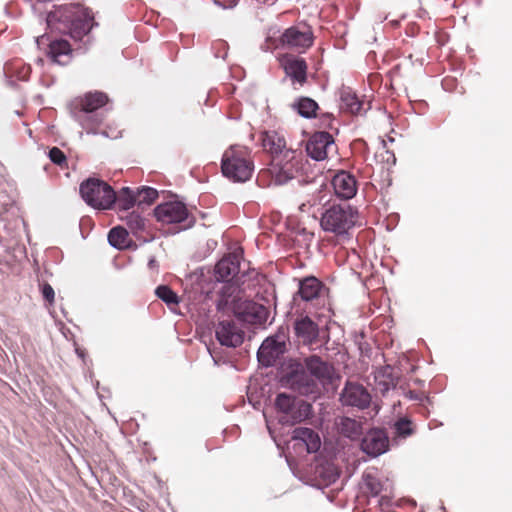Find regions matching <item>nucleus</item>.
<instances>
[{
	"mask_svg": "<svg viewBox=\"0 0 512 512\" xmlns=\"http://www.w3.org/2000/svg\"><path fill=\"white\" fill-rule=\"evenodd\" d=\"M108 97L103 92H89L79 99L78 106L80 111L86 114L93 113L99 108L106 105Z\"/></svg>",
	"mask_w": 512,
	"mask_h": 512,
	"instance_id": "nucleus-23",
	"label": "nucleus"
},
{
	"mask_svg": "<svg viewBox=\"0 0 512 512\" xmlns=\"http://www.w3.org/2000/svg\"><path fill=\"white\" fill-rule=\"evenodd\" d=\"M119 210H129L135 204H137L136 200V191H133L129 187H123L118 194H116L115 203Z\"/></svg>",
	"mask_w": 512,
	"mask_h": 512,
	"instance_id": "nucleus-30",
	"label": "nucleus"
},
{
	"mask_svg": "<svg viewBox=\"0 0 512 512\" xmlns=\"http://www.w3.org/2000/svg\"><path fill=\"white\" fill-rule=\"evenodd\" d=\"M48 156L52 163L60 166L61 168L67 166V157L60 148H51L49 150Z\"/></svg>",
	"mask_w": 512,
	"mask_h": 512,
	"instance_id": "nucleus-36",
	"label": "nucleus"
},
{
	"mask_svg": "<svg viewBox=\"0 0 512 512\" xmlns=\"http://www.w3.org/2000/svg\"><path fill=\"white\" fill-rule=\"evenodd\" d=\"M292 109L295 110L300 116L304 118H316L319 106L315 100L309 97H299L292 105Z\"/></svg>",
	"mask_w": 512,
	"mask_h": 512,
	"instance_id": "nucleus-26",
	"label": "nucleus"
},
{
	"mask_svg": "<svg viewBox=\"0 0 512 512\" xmlns=\"http://www.w3.org/2000/svg\"><path fill=\"white\" fill-rule=\"evenodd\" d=\"M102 116L95 114L91 116H85L84 119L81 120L82 125L88 131H95L96 128L102 123Z\"/></svg>",
	"mask_w": 512,
	"mask_h": 512,
	"instance_id": "nucleus-38",
	"label": "nucleus"
},
{
	"mask_svg": "<svg viewBox=\"0 0 512 512\" xmlns=\"http://www.w3.org/2000/svg\"><path fill=\"white\" fill-rule=\"evenodd\" d=\"M335 194L342 199H351L357 192V182L347 171L338 172L332 179Z\"/></svg>",
	"mask_w": 512,
	"mask_h": 512,
	"instance_id": "nucleus-20",
	"label": "nucleus"
},
{
	"mask_svg": "<svg viewBox=\"0 0 512 512\" xmlns=\"http://www.w3.org/2000/svg\"><path fill=\"white\" fill-rule=\"evenodd\" d=\"M239 288L232 283H225L217 300L218 310H234V303L238 299Z\"/></svg>",
	"mask_w": 512,
	"mask_h": 512,
	"instance_id": "nucleus-24",
	"label": "nucleus"
},
{
	"mask_svg": "<svg viewBox=\"0 0 512 512\" xmlns=\"http://www.w3.org/2000/svg\"><path fill=\"white\" fill-rule=\"evenodd\" d=\"M223 176L233 182H246L254 173V161L251 151L241 145H232L227 148L221 159Z\"/></svg>",
	"mask_w": 512,
	"mask_h": 512,
	"instance_id": "nucleus-2",
	"label": "nucleus"
},
{
	"mask_svg": "<svg viewBox=\"0 0 512 512\" xmlns=\"http://www.w3.org/2000/svg\"><path fill=\"white\" fill-rule=\"evenodd\" d=\"M343 107L352 114H360L363 108V103L357 98L354 93L343 92L341 95Z\"/></svg>",
	"mask_w": 512,
	"mask_h": 512,
	"instance_id": "nucleus-32",
	"label": "nucleus"
},
{
	"mask_svg": "<svg viewBox=\"0 0 512 512\" xmlns=\"http://www.w3.org/2000/svg\"><path fill=\"white\" fill-rule=\"evenodd\" d=\"M329 288L314 276L305 277L299 281L297 294L306 302L310 313L324 316V311H330Z\"/></svg>",
	"mask_w": 512,
	"mask_h": 512,
	"instance_id": "nucleus-3",
	"label": "nucleus"
},
{
	"mask_svg": "<svg viewBox=\"0 0 512 512\" xmlns=\"http://www.w3.org/2000/svg\"><path fill=\"white\" fill-rule=\"evenodd\" d=\"M158 198V192L151 187L138 188L136 191L137 205H151Z\"/></svg>",
	"mask_w": 512,
	"mask_h": 512,
	"instance_id": "nucleus-34",
	"label": "nucleus"
},
{
	"mask_svg": "<svg viewBox=\"0 0 512 512\" xmlns=\"http://www.w3.org/2000/svg\"><path fill=\"white\" fill-rule=\"evenodd\" d=\"M302 367L305 368V370H307L321 384L331 382L334 375L333 365L315 354L304 358V364Z\"/></svg>",
	"mask_w": 512,
	"mask_h": 512,
	"instance_id": "nucleus-16",
	"label": "nucleus"
},
{
	"mask_svg": "<svg viewBox=\"0 0 512 512\" xmlns=\"http://www.w3.org/2000/svg\"><path fill=\"white\" fill-rule=\"evenodd\" d=\"M313 38L310 27L292 26L280 36V43L287 49L302 53L312 46Z\"/></svg>",
	"mask_w": 512,
	"mask_h": 512,
	"instance_id": "nucleus-11",
	"label": "nucleus"
},
{
	"mask_svg": "<svg viewBox=\"0 0 512 512\" xmlns=\"http://www.w3.org/2000/svg\"><path fill=\"white\" fill-rule=\"evenodd\" d=\"M216 338L221 345L237 347L242 344L243 336L233 321H221L216 326Z\"/></svg>",
	"mask_w": 512,
	"mask_h": 512,
	"instance_id": "nucleus-19",
	"label": "nucleus"
},
{
	"mask_svg": "<svg viewBox=\"0 0 512 512\" xmlns=\"http://www.w3.org/2000/svg\"><path fill=\"white\" fill-rule=\"evenodd\" d=\"M294 334L304 345L315 343L319 337V326L308 315H298L293 323Z\"/></svg>",
	"mask_w": 512,
	"mask_h": 512,
	"instance_id": "nucleus-15",
	"label": "nucleus"
},
{
	"mask_svg": "<svg viewBox=\"0 0 512 512\" xmlns=\"http://www.w3.org/2000/svg\"><path fill=\"white\" fill-rule=\"evenodd\" d=\"M330 201V192L327 189H319L310 198L300 205L302 212H311L312 209L318 206H325Z\"/></svg>",
	"mask_w": 512,
	"mask_h": 512,
	"instance_id": "nucleus-29",
	"label": "nucleus"
},
{
	"mask_svg": "<svg viewBox=\"0 0 512 512\" xmlns=\"http://www.w3.org/2000/svg\"><path fill=\"white\" fill-rule=\"evenodd\" d=\"M333 148H335L333 136L325 131L314 133L306 144L307 154L317 161L327 158Z\"/></svg>",
	"mask_w": 512,
	"mask_h": 512,
	"instance_id": "nucleus-14",
	"label": "nucleus"
},
{
	"mask_svg": "<svg viewBox=\"0 0 512 512\" xmlns=\"http://www.w3.org/2000/svg\"><path fill=\"white\" fill-rule=\"evenodd\" d=\"M358 212L348 204H332L321 215L320 225L337 236L346 234L355 224Z\"/></svg>",
	"mask_w": 512,
	"mask_h": 512,
	"instance_id": "nucleus-4",
	"label": "nucleus"
},
{
	"mask_svg": "<svg viewBox=\"0 0 512 512\" xmlns=\"http://www.w3.org/2000/svg\"><path fill=\"white\" fill-rule=\"evenodd\" d=\"M370 490L373 494L377 495L380 492V485L379 484H369Z\"/></svg>",
	"mask_w": 512,
	"mask_h": 512,
	"instance_id": "nucleus-41",
	"label": "nucleus"
},
{
	"mask_svg": "<svg viewBox=\"0 0 512 512\" xmlns=\"http://www.w3.org/2000/svg\"><path fill=\"white\" fill-rule=\"evenodd\" d=\"M292 439L298 442L297 445L305 447L307 453H315L321 446L319 435L311 428H295L293 430Z\"/></svg>",
	"mask_w": 512,
	"mask_h": 512,
	"instance_id": "nucleus-21",
	"label": "nucleus"
},
{
	"mask_svg": "<svg viewBox=\"0 0 512 512\" xmlns=\"http://www.w3.org/2000/svg\"><path fill=\"white\" fill-rule=\"evenodd\" d=\"M302 156L294 150H286L283 156L272 159L269 172L275 184L283 185L296 178L302 169Z\"/></svg>",
	"mask_w": 512,
	"mask_h": 512,
	"instance_id": "nucleus-6",
	"label": "nucleus"
},
{
	"mask_svg": "<svg viewBox=\"0 0 512 512\" xmlns=\"http://www.w3.org/2000/svg\"><path fill=\"white\" fill-rule=\"evenodd\" d=\"M340 401L344 406L365 409L370 405L371 395L362 384L347 381L340 394Z\"/></svg>",
	"mask_w": 512,
	"mask_h": 512,
	"instance_id": "nucleus-13",
	"label": "nucleus"
},
{
	"mask_svg": "<svg viewBox=\"0 0 512 512\" xmlns=\"http://www.w3.org/2000/svg\"><path fill=\"white\" fill-rule=\"evenodd\" d=\"M154 215L158 221L164 224H180L182 229H189L196 222V217L180 201L159 204L154 210Z\"/></svg>",
	"mask_w": 512,
	"mask_h": 512,
	"instance_id": "nucleus-8",
	"label": "nucleus"
},
{
	"mask_svg": "<svg viewBox=\"0 0 512 512\" xmlns=\"http://www.w3.org/2000/svg\"><path fill=\"white\" fill-rule=\"evenodd\" d=\"M108 241L117 249L128 248L132 242L129 232L121 226L114 227L109 231Z\"/></svg>",
	"mask_w": 512,
	"mask_h": 512,
	"instance_id": "nucleus-28",
	"label": "nucleus"
},
{
	"mask_svg": "<svg viewBox=\"0 0 512 512\" xmlns=\"http://www.w3.org/2000/svg\"><path fill=\"white\" fill-rule=\"evenodd\" d=\"M93 17L79 4L55 7L47 15V25L52 31L68 34L74 40H81L92 28Z\"/></svg>",
	"mask_w": 512,
	"mask_h": 512,
	"instance_id": "nucleus-1",
	"label": "nucleus"
},
{
	"mask_svg": "<svg viewBox=\"0 0 512 512\" xmlns=\"http://www.w3.org/2000/svg\"><path fill=\"white\" fill-rule=\"evenodd\" d=\"M41 293L43 298L52 305L55 301V292L53 287L49 283H42L41 284Z\"/></svg>",
	"mask_w": 512,
	"mask_h": 512,
	"instance_id": "nucleus-39",
	"label": "nucleus"
},
{
	"mask_svg": "<svg viewBox=\"0 0 512 512\" xmlns=\"http://www.w3.org/2000/svg\"><path fill=\"white\" fill-rule=\"evenodd\" d=\"M6 70L11 76L22 81L28 80L31 74V67L20 60L8 64Z\"/></svg>",
	"mask_w": 512,
	"mask_h": 512,
	"instance_id": "nucleus-31",
	"label": "nucleus"
},
{
	"mask_svg": "<svg viewBox=\"0 0 512 512\" xmlns=\"http://www.w3.org/2000/svg\"><path fill=\"white\" fill-rule=\"evenodd\" d=\"M155 262H156V261H155L154 259L150 260V261H149V266H150V267H153V266H154V264H155Z\"/></svg>",
	"mask_w": 512,
	"mask_h": 512,
	"instance_id": "nucleus-42",
	"label": "nucleus"
},
{
	"mask_svg": "<svg viewBox=\"0 0 512 512\" xmlns=\"http://www.w3.org/2000/svg\"><path fill=\"white\" fill-rule=\"evenodd\" d=\"M80 194L83 200L93 208L99 210L110 209L116 201V193L106 182L96 178H89L80 185Z\"/></svg>",
	"mask_w": 512,
	"mask_h": 512,
	"instance_id": "nucleus-5",
	"label": "nucleus"
},
{
	"mask_svg": "<svg viewBox=\"0 0 512 512\" xmlns=\"http://www.w3.org/2000/svg\"><path fill=\"white\" fill-rule=\"evenodd\" d=\"M239 258L236 254L223 257L215 266V274L218 280L228 281L239 272Z\"/></svg>",
	"mask_w": 512,
	"mask_h": 512,
	"instance_id": "nucleus-22",
	"label": "nucleus"
},
{
	"mask_svg": "<svg viewBox=\"0 0 512 512\" xmlns=\"http://www.w3.org/2000/svg\"><path fill=\"white\" fill-rule=\"evenodd\" d=\"M262 142L264 149L272 155V159L276 156H283L284 152L288 150L285 139L276 132L265 133Z\"/></svg>",
	"mask_w": 512,
	"mask_h": 512,
	"instance_id": "nucleus-25",
	"label": "nucleus"
},
{
	"mask_svg": "<svg viewBox=\"0 0 512 512\" xmlns=\"http://www.w3.org/2000/svg\"><path fill=\"white\" fill-rule=\"evenodd\" d=\"M278 61L295 90L306 84L308 65L304 58L285 53L278 57Z\"/></svg>",
	"mask_w": 512,
	"mask_h": 512,
	"instance_id": "nucleus-10",
	"label": "nucleus"
},
{
	"mask_svg": "<svg viewBox=\"0 0 512 512\" xmlns=\"http://www.w3.org/2000/svg\"><path fill=\"white\" fill-rule=\"evenodd\" d=\"M36 42L39 49L43 50L53 64L67 65L71 62L73 49L66 39L41 35L37 37Z\"/></svg>",
	"mask_w": 512,
	"mask_h": 512,
	"instance_id": "nucleus-9",
	"label": "nucleus"
},
{
	"mask_svg": "<svg viewBox=\"0 0 512 512\" xmlns=\"http://www.w3.org/2000/svg\"><path fill=\"white\" fill-rule=\"evenodd\" d=\"M341 433L349 438H354L361 433V424L351 418H343L340 422Z\"/></svg>",
	"mask_w": 512,
	"mask_h": 512,
	"instance_id": "nucleus-33",
	"label": "nucleus"
},
{
	"mask_svg": "<svg viewBox=\"0 0 512 512\" xmlns=\"http://www.w3.org/2000/svg\"><path fill=\"white\" fill-rule=\"evenodd\" d=\"M395 430L399 436H410L413 433L412 422L406 418H402L395 423Z\"/></svg>",
	"mask_w": 512,
	"mask_h": 512,
	"instance_id": "nucleus-37",
	"label": "nucleus"
},
{
	"mask_svg": "<svg viewBox=\"0 0 512 512\" xmlns=\"http://www.w3.org/2000/svg\"><path fill=\"white\" fill-rule=\"evenodd\" d=\"M389 438L382 429H373L365 434L361 442L362 450L370 456L376 457L387 451Z\"/></svg>",
	"mask_w": 512,
	"mask_h": 512,
	"instance_id": "nucleus-17",
	"label": "nucleus"
},
{
	"mask_svg": "<svg viewBox=\"0 0 512 512\" xmlns=\"http://www.w3.org/2000/svg\"><path fill=\"white\" fill-rule=\"evenodd\" d=\"M126 225L128 226L130 232L137 238L146 240V230L147 224L146 219L141 215L132 212L126 217Z\"/></svg>",
	"mask_w": 512,
	"mask_h": 512,
	"instance_id": "nucleus-27",
	"label": "nucleus"
},
{
	"mask_svg": "<svg viewBox=\"0 0 512 512\" xmlns=\"http://www.w3.org/2000/svg\"><path fill=\"white\" fill-rule=\"evenodd\" d=\"M155 294L159 299L165 302L167 305H177L179 303L178 295L166 285H160L156 288Z\"/></svg>",
	"mask_w": 512,
	"mask_h": 512,
	"instance_id": "nucleus-35",
	"label": "nucleus"
},
{
	"mask_svg": "<svg viewBox=\"0 0 512 512\" xmlns=\"http://www.w3.org/2000/svg\"><path fill=\"white\" fill-rule=\"evenodd\" d=\"M289 386L301 395L310 396L320 393L319 383L305 368L300 366L287 376Z\"/></svg>",
	"mask_w": 512,
	"mask_h": 512,
	"instance_id": "nucleus-12",
	"label": "nucleus"
},
{
	"mask_svg": "<svg viewBox=\"0 0 512 512\" xmlns=\"http://www.w3.org/2000/svg\"><path fill=\"white\" fill-rule=\"evenodd\" d=\"M214 2L223 8H232L237 4V0H214Z\"/></svg>",
	"mask_w": 512,
	"mask_h": 512,
	"instance_id": "nucleus-40",
	"label": "nucleus"
},
{
	"mask_svg": "<svg viewBox=\"0 0 512 512\" xmlns=\"http://www.w3.org/2000/svg\"><path fill=\"white\" fill-rule=\"evenodd\" d=\"M275 407L282 414V424L294 425L305 420L310 412L311 405L305 401H296L294 396L280 393L275 399Z\"/></svg>",
	"mask_w": 512,
	"mask_h": 512,
	"instance_id": "nucleus-7",
	"label": "nucleus"
},
{
	"mask_svg": "<svg viewBox=\"0 0 512 512\" xmlns=\"http://www.w3.org/2000/svg\"><path fill=\"white\" fill-rule=\"evenodd\" d=\"M285 343L274 338H267L258 349V361L266 367L273 366L276 360L284 353Z\"/></svg>",
	"mask_w": 512,
	"mask_h": 512,
	"instance_id": "nucleus-18",
	"label": "nucleus"
}]
</instances>
